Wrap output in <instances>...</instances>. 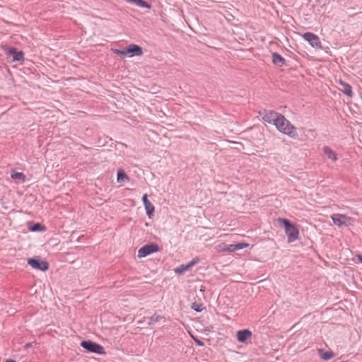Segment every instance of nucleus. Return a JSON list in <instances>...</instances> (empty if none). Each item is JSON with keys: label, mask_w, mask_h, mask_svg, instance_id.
I'll use <instances>...</instances> for the list:
<instances>
[{"label": "nucleus", "mask_w": 362, "mask_h": 362, "mask_svg": "<svg viewBox=\"0 0 362 362\" xmlns=\"http://www.w3.org/2000/svg\"><path fill=\"white\" fill-rule=\"evenodd\" d=\"M142 201L146 211V214L149 218L153 216L155 208L153 204L148 199L147 194H144L142 197Z\"/></svg>", "instance_id": "10"}, {"label": "nucleus", "mask_w": 362, "mask_h": 362, "mask_svg": "<svg viewBox=\"0 0 362 362\" xmlns=\"http://www.w3.org/2000/svg\"><path fill=\"white\" fill-rule=\"evenodd\" d=\"M28 264L35 269L45 272L49 269V263L36 257L28 259Z\"/></svg>", "instance_id": "4"}, {"label": "nucleus", "mask_w": 362, "mask_h": 362, "mask_svg": "<svg viewBox=\"0 0 362 362\" xmlns=\"http://www.w3.org/2000/svg\"><path fill=\"white\" fill-rule=\"evenodd\" d=\"M252 332L247 329L237 332V339L239 342L247 344L252 337Z\"/></svg>", "instance_id": "9"}, {"label": "nucleus", "mask_w": 362, "mask_h": 362, "mask_svg": "<svg viewBox=\"0 0 362 362\" xmlns=\"http://www.w3.org/2000/svg\"><path fill=\"white\" fill-rule=\"evenodd\" d=\"M323 153L327 156V158L332 160L333 162H336L337 160V155L335 151L331 149L329 146L323 147Z\"/></svg>", "instance_id": "12"}, {"label": "nucleus", "mask_w": 362, "mask_h": 362, "mask_svg": "<svg viewBox=\"0 0 362 362\" xmlns=\"http://www.w3.org/2000/svg\"><path fill=\"white\" fill-rule=\"evenodd\" d=\"M359 260L362 262V256H359Z\"/></svg>", "instance_id": "30"}, {"label": "nucleus", "mask_w": 362, "mask_h": 362, "mask_svg": "<svg viewBox=\"0 0 362 362\" xmlns=\"http://www.w3.org/2000/svg\"><path fill=\"white\" fill-rule=\"evenodd\" d=\"M320 356L323 360L327 361L334 356V354L332 351H325L320 354Z\"/></svg>", "instance_id": "22"}, {"label": "nucleus", "mask_w": 362, "mask_h": 362, "mask_svg": "<svg viewBox=\"0 0 362 362\" xmlns=\"http://www.w3.org/2000/svg\"><path fill=\"white\" fill-rule=\"evenodd\" d=\"M199 262V259L198 257L194 258L191 262H189L188 264L191 267L194 266L196 264H197Z\"/></svg>", "instance_id": "25"}, {"label": "nucleus", "mask_w": 362, "mask_h": 362, "mask_svg": "<svg viewBox=\"0 0 362 362\" xmlns=\"http://www.w3.org/2000/svg\"><path fill=\"white\" fill-rule=\"evenodd\" d=\"M360 95H361V98H362V93H360Z\"/></svg>", "instance_id": "31"}, {"label": "nucleus", "mask_w": 362, "mask_h": 362, "mask_svg": "<svg viewBox=\"0 0 362 362\" xmlns=\"http://www.w3.org/2000/svg\"><path fill=\"white\" fill-rule=\"evenodd\" d=\"M246 246H247V245L245 243L231 244L228 246L226 250L229 252H235L239 250H242Z\"/></svg>", "instance_id": "14"}, {"label": "nucleus", "mask_w": 362, "mask_h": 362, "mask_svg": "<svg viewBox=\"0 0 362 362\" xmlns=\"http://www.w3.org/2000/svg\"><path fill=\"white\" fill-rule=\"evenodd\" d=\"M127 180H129V177L122 170H119L117 171V181L118 182Z\"/></svg>", "instance_id": "20"}, {"label": "nucleus", "mask_w": 362, "mask_h": 362, "mask_svg": "<svg viewBox=\"0 0 362 362\" xmlns=\"http://www.w3.org/2000/svg\"><path fill=\"white\" fill-rule=\"evenodd\" d=\"M189 269H190V267H189V264H181L175 269V272L177 274H183L184 272H185L186 271L189 270Z\"/></svg>", "instance_id": "17"}, {"label": "nucleus", "mask_w": 362, "mask_h": 362, "mask_svg": "<svg viewBox=\"0 0 362 362\" xmlns=\"http://www.w3.org/2000/svg\"><path fill=\"white\" fill-rule=\"evenodd\" d=\"M9 53L13 56V61H23L24 59L23 52L18 51L16 49H10Z\"/></svg>", "instance_id": "13"}, {"label": "nucleus", "mask_w": 362, "mask_h": 362, "mask_svg": "<svg viewBox=\"0 0 362 362\" xmlns=\"http://www.w3.org/2000/svg\"><path fill=\"white\" fill-rule=\"evenodd\" d=\"M348 218L345 215L335 214L332 216V219L334 225L341 227L343 225H346L345 219Z\"/></svg>", "instance_id": "11"}, {"label": "nucleus", "mask_w": 362, "mask_h": 362, "mask_svg": "<svg viewBox=\"0 0 362 362\" xmlns=\"http://www.w3.org/2000/svg\"><path fill=\"white\" fill-rule=\"evenodd\" d=\"M128 2L134 3L139 7L151 8V6L144 0H127Z\"/></svg>", "instance_id": "16"}, {"label": "nucleus", "mask_w": 362, "mask_h": 362, "mask_svg": "<svg viewBox=\"0 0 362 362\" xmlns=\"http://www.w3.org/2000/svg\"><path fill=\"white\" fill-rule=\"evenodd\" d=\"M81 346L90 353L99 355H105L106 352L103 346L91 340H83L81 342Z\"/></svg>", "instance_id": "3"}, {"label": "nucleus", "mask_w": 362, "mask_h": 362, "mask_svg": "<svg viewBox=\"0 0 362 362\" xmlns=\"http://www.w3.org/2000/svg\"><path fill=\"white\" fill-rule=\"evenodd\" d=\"M111 50L116 54L124 58V49L122 50L118 49H111Z\"/></svg>", "instance_id": "24"}, {"label": "nucleus", "mask_w": 362, "mask_h": 362, "mask_svg": "<svg viewBox=\"0 0 362 362\" xmlns=\"http://www.w3.org/2000/svg\"><path fill=\"white\" fill-rule=\"evenodd\" d=\"M31 231L37 232V231H42L45 230V226L41 225L40 223H35L31 228Z\"/></svg>", "instance_id": "23"}, {"label": "nucleus", "mask_w": 362, "mask_h": 362, "mask_svg": "<svg viewBox=\"0 0 362 362\" xmlns=\"http://www.w3.org/2000/svg\"><path fill=\"white\" fill-rule=\"evenodd\" d=\"M143 54L142 48L135 44H131L124 49V57H140Z\"/></svg>", "instance_id": "7"}, {"label": "nucleus", "mask_w": 362, "mask_h": 362, "mask_svg": "<svg viewBox=\"0 0 362 362\" xmlns=\"http://www.w3.org/2000/svg\"><path fill=\"white\" fill-rule=\"evenodd\" d=\"M272 61L275 64L280 66H281L283 64H284V62H285V59L280 54H279L277 53H273Z\"/></svg>", "instance_id": "15"}, {"label": "nucleus", "mask_w": 362, "mask_h": 362, "mask_svg": "<svg viewBox=\"0 0 362 362\" xmlns=\"http://www.w3.org/2000/svg\"><path fill=\"white\" fill-rule=\"evenodd\" d=\"M279 222L282 223L285 233L288 238L289 243H293L299 239V226L291 223L289 220L286 218H279Z\"/></svg>", "instance_id": "2"}, {"label": "nucleus", "mask_w": 362, "mask_h": 362, "mask_svg": "<svg viewBox=\"0 0 362 362\" xmlns=\"http://www.w3.org/2000/svg\"><path fill=\"white\" fill-rule=\"evenodd\" d=\"M6 362H16L14 360L10 359L7 360Z\"/></svg>", "instance_id": "29"}, {"label": "nucleus", "mask_w": 362, "mask_h": 362, "mask_svg": "<svg viewBox=\"0 0 362 362\" xmlns=\"http://www.w3.org/2000/svg\"><path fill=\"white\" fill-rule=\"evenodd\" d=\"M348 98H351L353 96L354 92H343Z\"/></svg>", "instance_id": "26"}, {"label": "nucleus", "mask_w": 362, "mask_h": 362, "mask_svg": "<svg viewBox=\"0 0 362 362\" xmlns=\"http://www.w3.org/2000/svg\"><path fill=\"white\" fill-rule=\"evenodd\" d=\"M163 317L160 315H153L151 317H149L148 325H153L156 322H158Z\"/></svg>", "instance_id": "21"}, {"label": "nucleus", "mask_w": 362, "mask_h": 362, "mask_svg": "<svg viewBox=\"0 0 362 362\" xmlns=\"http://www.w3.org/2000/svg\"><path fill=\"white\" fill-rule=\"evenodd\" d=\"M159 247L156 243H149L141 247L138 251L139 258L145 257L152 253L159 251Z\"/></svg>", "instance_id": "5"}, {"label": "nucleus", "mask_w": 362, "mask_h": 362, "mask_svg": "<svg viewBox=\"0 0 362 362\" xmlns=\"http://www.w3.org/2000/svg\"><path fill=\"white\" fill-rule=\"evenodd\" d=\"M303 37L305 40L309 42V44L315 49H321L322 43L319 37L310 32H307L303 34Z\"/></svg>", "instance_id": "8"}, {"label": "nucleus", "mask_w": 362, "mask_h": 362, "mask_svg": "<svg viewBox=\"0 0 362 362\" xmlns=\"http://www.w3.org/2000/svg\"><path fill=\"white\" fill-rule=\"evenodd\" d=\"M276 122L274 125L280 132L292 138L297 136L296 127L284 115H279Z\"/></svg>", "instance_id": "1"}, {"label": "nucleus", "mask_w": 362, "mask_h": 362, "mask_svg": "<svg viewBox=\"0 0 362 362\" xmlns=\"http://www.w3.org/2000/svg\"><path fill=\"white\" fill-rule=\"evenodd\" d=\"M31 346H32V343H27V344H25L24 348L25 349H28V348L31 347Z\"/></svg>", "instance_id": "28"}, {"label": "nucleus", "mask_w": 362, "mask_h": 362, "mask_svg": "<svg viewBox=\"0 0 362 362\" xmlns=\"http://www.w3.org/2000/svg\"><path fill=\"white\" fill-rule=\"evenodd\" d=\"M259 114L262 116V119L264 122L274 125L276 124V121L279 119V115H281L275 111L267 110H263L259 112Z\"/></svg>", "instance_id": "6"}, {"label": "nucleus", "mask_w": 362, "mask_h": 362, "mask_svg": "<svg viewBox=\"0 0 362 362\" xmlns=\"http://www.w3.org/2000/svg\"><path fill=\"white\" fill-rule=\"evenodd\" d=\"M191 308L196 312H202L204 307L202 303L194 302L192 304Z\"/></svg>", "instance_id": "19"}, {"label": "nucleus", "mask_w": 362, "mask_h": 362, "mask_svg": "<svg viewBox=\"0 0 362 362\" xmlns=\"http://www.w3.org/2000/svg\"><path fill=\"white\" fill-rule=\"evenodd\" d=\"M11 177L13 180H21L22 182H25V175L23 173H13L11 174Z\"/></svg>", "instance_id": "18"}, {"label": "nucleus", "mask_w": 362, "mask_h": 362, "mask_svg": "<svg viewBox=\"0 0 362 362\" xmlns=\"http://www.w3.org/2000/svg\"><path fill=\"white\" fill-rule=\"evenodd\" d=\"M195 342L199 346H203L204 345V343L202 341L199 340V339H195Z\"/></svg>", "instance_id": "27"}]
</instances>
